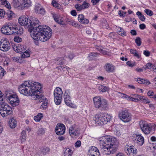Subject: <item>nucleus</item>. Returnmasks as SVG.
<instances>
[{"mask_svg":"<svg viewBox=\"0 0 156 156\" xmlns=\"http://www.w3.org/2000/svg\"><path fill=\"white\" fill-rule=\"evenodd\" d=\"M13 49L14 51L17 53H23V51L24 50L23 46L21 45L18 46L15 45L13 47Z\"/></svg>","mask_w":156,"mask_h":156,"instance_id":"obj_26","label":"nucleus"},{"mask_svg":"<svg viewBox=\"0 0 156 156\" xmlns=\"http://www.w3.org/2000/svg\"><path fill=\"white\" fill-rule=\"evenodd\" d=\"M83 9H85L88 8L90 6L89 3H87L85 1L83 2V4L82 5Z\"/></svg>","mask_w":156,"mask_h":156,"instance_id":"obj_43","label":"nucleus"},{"mask_svg":"<svg viewBox=\"0 0 156 156\" xmlns=\"http://www.w3.org/2000/svg\"><path fill=\"white\" fill-rule=\"evenodd\" d=\"M130 52L131 53L133 54L135 56L138 58H140V56L139 54L138 53L137 51L136 50L131 49L130 50Z\"/></svg>","mask_w":156,"mask_h":156,"instance_id":"obj_40","label":"nucleus"},{"mask_svg":"<svg viewBox=\"0 0 156 156\" xmlns=\"http://www.w3.org/2000/svg\"><path fill=\"white\" fill-rule=\"evenodd\" d=\"M154 92L151 90H149L147 92V94L148 96L152 98V97L154 95Z\"/></svg>","mask_w":156,"mask_h":156,"instance_id":"obj_53","label":"nucleus"},{"mask_svg":"<svg viewBox=\"0 0 156 156\" xmlns=\"http://www.w3.org/2000/svg\"><path fill=\"white\" fill-rule=\"evenodd\" d=\"M68 58L70 59H72L74 57V55L73 53L72 52H70L69 53V55H68Z\"/></svg>","mask_w":156,"mask_h":156,"instance_id":"obj_59","label":"nucleus"},{"mask_svg":"<svg viewBox=\"0 0 156 156\" xmlns=\"http://www.w3.org/2000/svg\"><path fill=\"white\" fill-rule=\"evenodd\" d=\"M69 133L72 137H74L79 134L78 129L76 125H73L71 126L69 128Z\"/></svg>","mask_w":156,"mask_h":156,"instance_id":"obj_20","label":"nucleus"},{"mask_svg":"<svg viewBox=\"0 0 156 156\" xmlns=\"http://www.w3.org/2000/svg\"><path fill=\"white\" fill-rule=\"evenodd\" d=\"M5 71L4 69L1 66H0V79L2 78L4 75V73Z\"/></svg>","mask_w":156,"mask_h":156,"instance_id":"obj_44","label":"nucleus"},{"mask_svg":"<svg viewBox=\"0 0 156 156\" xmlns=\"http://www.w3.org/2000/svg\"><path fill=\"white\" fill-rule=\"evenodd\" d=\"M119 116L120 119L124 122H128L131 119V114L126 109L119 111Z\"/></svg>","mask_w":156,"mask_h":156,"instance_id":"obj_9","label":"nucleus"},{"mask_svg":"<svg viewBox=\"0 0 156 156\" xmlns=\"http://www.w3.org/2000/svg\"><path fill=\"white\" fill-rule=\"evenodd\" d=\"M137 144L141 146L144 143V138L141 134H134L133 136Z\"/></svg>","mask_w":156,"mask_h":156,"instance_id":"obj_18","label":"nucleus"},{"mask_svg":"<svg viewBox=\"0 0 156 156\" xmlns=\"http://www.w3.org/2000/svg\"><path fill=\"white\" fill-rule=\"evenodd\" d=\"M52 15L53 17L56 22L61 25H64L65 24L63 19L60 17L59 15L55 13H53Z\"/></svg>","mask_w":156,"mask_h":156,"instance_id":"obj_22","label":"nucleus"},{"mask_svg":"<svg viewBox=\"0 0 156 156\" xmlns=\"http://www.w3.org/2000/svg\"><path fill=\"white\" fill-rule=\"evenodd\" d=\"M14 40L15 42L18 43L21 42L22 41V39L19 37H15L14 38Z\"/></svg>","mask_w":156,"mask_h":156,"instance_id":"obj_50","label":"nucleus"},{"mask_svg":"<svg viewBox=\"0 0 156 156\" xmlns=\"http://www.w3.org/2000/svg\"><path fill=\"white\" fill-rule=\"evenodd\" d=\"M13 28L12 24L9 23L6 24V25H3L1 29V32L7 35L12 34V30Z\"/></svg>","mask_w":156,"mask_h":156,"instance_id":"obj_11","label":"nucleus"},{"mask_svg":"<svg viewBox=\"0 0 156 156\" xmlns=\"http://www.w3.org/2000/svg\"><path fill=\"white\" fill-rule=\"evenodd\" d=\"M98 89L100 91L102 92L108 91L109 90L108 87L102 85H99L98 87Z\"/></svg>","mask_w":156,"mask_h":156,"instance_id":"obj_30","label":"nucleus"},{"mask_svg":"<svg viewBox=\"0 0 156 156\" xmlns=\"http://www.w3.org/2000/svg\"><path fill=\"white\" fill-rule=\"evenodd\" d=\"M0 104V113L2 117H5L12 113V108L5 102Z\"/></svg>","mask_w":156,"mask_h":156,"instance_id":"obj_7","label":"nucleus"},{"mask_svg":"<svg viewBox=\"0 0 156 156\" xmlns=\"http://www.w3.org/2000/svg\"><path fill=\"white\" fill-rule=\"evenodd\" d=\"M5 14V12L4 11L3 9H0V17L1 18L3 17L4 15Z\"/></svg>","mask_w":156,"mask_h":156,"instance_id":"obj_61","label":"nucleus"},{"mask_svg":"<svg viewBox=\"0 0 156 156\" xmlns=\"http://www.w3.org/2000/svg\"><path fill=\"white\" fill-rule=\"evenodd\" d=\"M26 131L25 130H23L20 136V139L22 142L25 141L26 139Z\"/></svg>","mask_w":156,"mask_h":156,"instance_id":"obj_34","label":"nucleus"},{"mask_svg":"<svg viewBox=\"0 0 156 156\" xmlns=\"http://www.w3.org/2000/svg\"><path fill=\"white\" fill-rule=\"evenodd\" d=\"M1 4L2 5H5V6L9 9V10L11 9V6L8 1L6 0H1Z\"/></svg>","mask_w":156,"mask_h":156,"instance_id":"obj_32","label":"nucleus"},{"mask_svg":"<svg viewBox=\"0 0 156 156\" xmlns=\"http://www.w3.org/2000/svg\"><path fill=\"white\" fill-rule=\"evenodd\" d=\"M9 126L11 128H14L16 126L17 122L16 121L13 119H10L9 122Z\"/></svg>","mask_w":156,"mask_h":156,"instance_id":"obj_29","label":"nucleus"},{"mask_svg":"<svg viewBox=\"0 0 156 156\" xmlns=\"http://www.w3.org/2000/svg\"><path fill=\"white\" fill-rule=\"evenodd\" d=\"M44 130L43 128H41L39 129L38 131V134H43L44 133Z\"/></svg>","mask_w":156,"mask_h":156,"instance_id":"obj_54","label":"nucleus"},{"mask_svg":"<svg viewBox=\"0 0 156 156\" xmlns=\"http://www.w3.org/2000/svg\"><path fill=\"white\" fill-rule=\"evenodd\" d=\"M126 64L129 67H133L136 65L135 62H132L130 61H128L126 62Z\"/></svg>","mask_w":156,"mask_h":156,"instance_id":"obj_49","label":"nucleus"},{"mask_svg":"<svg viewBox=\"0 0 156 156\" xmlns=\"http://www.w3.org/2000/svg\"><path fill=\"white\" fill-rule=\"evenodd\" d=\"M10 48V44L6 38L1 39L0 41V49L4 51H8Z\"/></svg>","mask_w":156,"mask_h":156,"instance_id":"obj_12","label":"nucleus"},{"mask_svg":"<svg viewBox=\"0 0 156 156\" xmlns=\"http://www.w3.org/2000/svg\"><path fill=\"white\" fill-rule=\"evenodd\" d=\"M73 154L72 150L71 149L68 148L65 151L64 153V156H71Z\"/></svg>","mask_w":156,"mask_h":156,"instance_id":"obj_33","label":"nucleus"},{"mask_svg":"<svg viewBox=\"0 0 156 156\" xmlns=\"http://www.w3.org/2000/svg\"><path fill=\"white\" fill-rule=\"evenodd\" d=\"M42 117V114L41 113H40L38 114L37 115L34 117V119L36 121L38 122L41 120Z\"/></svg>","mask_w":156,"mask_h":156,"instance_id":"obj_38","label":"nucleus"},{"mask_svg":"<svg viewBox=\"0 0 156 156\" xmlns=\"http://www.w3.org/2000/svg\"><path fill=\"white\" fill-rule=\"evenodd\" d=\"M65 126L63 124H58L55 127V130L56 134L58 135H63L65 132Z\"/></svg>","mask_w":156,"mask_h":156,"instance_id":"obj_17","label":"nucleus"},{"mask_svg":"<svg viewBox=\"0 0 156 156\" xmlns=\"http://www.w3.org/2000/svg\"><path fill=\"white\" fill-rule=\"evenodd\" d=\"M99 141L101 152L105 154H113L118 149L119 142L116 139L112 136H103L99 139Z\"/></svg>","mask_w":156,"mask_h":156,"instance_id":"obj_3","label":"nucleus"},{"mask_svg":"<svg viewBox=\"0 0 156 156\" xmlns=\"http://www.w3.org/2000/svg\"><path fill=\"white\" fill-rule=\"evenodd\" d=\"M52 4L53 5V6L55 7H56L58 9L60 8L59 5L55 1H52Z\"/></svg>","mask_w":156,"mask_h":156,"instance_id":"obj_47","label":"nucleus"},{"mask_svg":"<svg viewBox=\"0 0 156 156\" xmlns=\"http://www.w3.org/2000/svg\"><path fill=\"white\" fill-rule=\"evenodd\" d=\"M140 126L142 131L145 134L149 133L152 130V128L149 124L143 121L140 122Z\"/></svg>","mask_w":156,"mask_h":156,"instance_id":"obj_13","label":"nucleus"},{"mask_svg":"<svg viewBox=\"0 0 156 156\" xmlns=\"http://www.w3.org/2000/svg\"><path fill=\"white\" fill-rule=\"evenodd\" d=\"M90 156H99L100 153L98 148L95 147H92L89 150Z\"/></svg>","mask_w":156,"mask_h":156,"instance_id":"obj_21","label":"nucleus"},{"mask_svg":"<svg viewBox=\"0 0 156 156\" xmlns=\"http://www.w3.org/2000/svg\"><path fill=\"white\" fill-rule=\"evenodd\" d=\"M5 97L9 99L12 106H15L19 105L20 101L17 95L11 94L7 92L5 93Z\"/></svg>","mask_w":156,"mask_h":156,"instance_id":"obj_8","label":"nucleus"},{"mask_svg":"<svg viewBox=\"0 0 156 156\" xmlns=\"http://www.w3.org/2000/svg\"><path fill=\"white\" fill-rule=\"evenodd\" d=\"M63 98L65 104L70 107H72L73 105L71 101V98L69 91L67 90H66L64 93Z\"/></svg>","mask_w":156,"mask_h":156,"instance_id":"obj_16","label":"nucleus"},{"mask_svg":"<svg viewBox=\"0 0 156 156\" xmlns=\"http://www.w3.org/2000/svg\"><path fill=\"white\" fill-rule=\"evenodd\" d=\"M78 19L80 23L83 24H87L89 22V20L85 18L84 16L82 14L79 15Z\"/></svg>","mask_w":156,"mask_h":156,"instance_id":"obj_23","label":"nucleus"},{"mask_svg":"<svg viewBox=\"0 0 156 156\" xmlns=\"http://www.w3.org/2000/svg\"><path fill=\"white\" fill-rule=\"evenodd\" d=\"M13 3L15 7L22 10L30 7L31 2L30 0H13Z\"/></svg>","mask_w":156,"mask_h":156,"instance_id":"obj_6","label":"nucleus"},{"mask_svg":"<svg viewBox=\"0 0 156 156\" xmlns=\"http://www.w3.org/2000/svg\"><path fill=\"white\" fill-rule=\"evenodd\" d=\"M19 24L22 26H24L28 27L29 26L31 25L30 22V20L29 19L27 18L25 16H21L19 18L18 20Z\"/></svg>","mask_w":156,"mask_h":156,"instance_id":"obj_15","label":"nucleus"},{"mask_svg":"<svg viewBox=\"0 0 156 156\" xmlns=\"http://www.w3.org/2000/svg\"><path fill=\"white\" fill-rule=\"evenodd\" d=\"M81 142L80 140L77 141L75 143V147H80L81 146Z\"/></svg>","mask_w":156,"mask_h":156,"instance_id":"obj_58","label":"nucleus"},{"mask_svg":"<svg viewBox=\"0 0 156 156\" xmlns=\"http://www.w3.org/2000/svg\"><path fill=\"white\" fill-rule=\"evenodd\" d=\"M35 11L37 13L41 14H44L45 12L44 9L39 4H38L36 5Z\"/></svg>","mask_w":156,"mask_h":156,"instance_id":"obj_25","label":"nucleus"},{"mask_svg":"<svg viewBox=\"0 0 156 156\" xmlns=\"http://www.w3.org/2000/svg\"><path fill=\"white\" fill-rule=\"evenodd\" d=\"M150 52L148 51H144V54L147 57H148L150 55Z\"/></svg>","mask_w":156,"mask_h":156,"instance_id":"obj_62","label":"nucleus"},{"mask_svg":"<svg viewBox=\"0 0 156 156\" xmlns=\"http://www.w3.org/2000/svg\"><path fill=\"white\" fill-rule=\"evenodd\" d=\"M105 68L106 71L108 72H112L114 71L115 66L111 64L107 63L105 65Z\"/></svg>","mask_w":156,"mask_h":156,"instance_id":"obj_24","label":"nucleus"},{"mask_svg":"<svg viewBox=\"0 0 156 156\" xmlns=\"http://www.w3.org/2000/svg\"><path fill=\"white\" fill-rule=\"evenodd\" d=\"M144 12L148 15L152 16L153 14V12L148 9H145L144 10Z\"/></svg>","mask_w":156,"mask_h":156,"instance_id":"obj_48","label":"nucleus"},{"mask_svg":"<svg viewBox=\"0 0 156 156\" xmlns=\"http://www.w3.org/2000/svg\"><path fill=\"white\" fill-rule=\"evenodd\" d=\"M135 81H137L139 83L149 85L150 83L149 81L146 80H143L140 78H135Z\"/></svg>","mask_w":156,"mask_h":156,"instance_id":"obj_28","label":"nucleus"},{"mask_svg":"<svg viewBox=\"0 0 156 156\" xmlns=\"http://www.w3.org/2000/svg\"><path fill=\"white\" fill-rule=\"evenodd\" d=\"M139 27L142 30H144L146 27L145 25L143 23L140 25Z\"/></svg>","mask_w":156,"mask_h":156,"instance_id":"obj_64","label":"nucleus"},{"mask_svg":"<svg viewBox=\"0 0 156 156\" xmlns=\"http://www.w3.org/2000/svg\"><path fill=\"white\" fill-rule=\"evenodd\" d=\"M50 149L49 148L44 147L41 148L39 151L40 155H45L48 154L50 152Z\"/></svg>","mask_w":156,"mask_h":156,"instance_id":"obj_27","label":"nucleus"},{"mask_svg":"<svg viewBox=\"0 0 156 156\" xmlns=\"http://www.w3.org/2000/svg\"><path fill=\"white\" fill-rule=\"evenodd\" d=\"M141 102L145 104H148L150 102V100L147 98H145L144 96L143 97V98Z\"/></svg>","mask_w":156,"mask_h":156,"instance_id":"obj_46","label":"nucleus"},{"mask_svg":"<svg viewBox=\"0 0 156 156\" xmlns=\"http://www.w3.org/2000/svg\"><path fill=\"white\" fill-rule=\"evenodd\" d=\"M121 94L122 98L127 99L128 100H129L130 99V97L127 95L122 93H121Z\"/></svg>","mask_w":156,"mask_h":156,"instance_id":"obj_55","label":"nucleus"},{"mask_svg":"<svg viewBox=\"0 0 156 156\" xmlns=\"http://www.w3.org/2000/svg\"><path fill=\"white\" fill-rule=\"evenodd\" d=\"M66 22L67 23L69 24L70 25H72L75 27H77L78 26V24L73 20L67 19L66 20Z\"/></svg>","mask_w":156,"mask_h":156,"instance_id":"obj_31","label":"nucleus"},{"mask_svg":"<svg viewBox=\"0 0 156 156\" xmlns=\"http://www.w3.org/2000/svg\"><path fill=\"white\" fill-rule=\"evenodd\" d=\"M154 66H153L152 64L150 63L147 64L144 67H143L145 69H151L152 68H153Z\"/></svg>","mask_w":156,"mask_h":156,"instance_id":"obj_42","label":"nucleus"},{"mask_svg":"<svg viewBox=\"0 0 156 156\" xmlns=\"http://www.w3.org/2000/svg\"><path fill=\"white\" fill-rule=\"evenodd\" d=\"M75 7L78 11H80L83 9L82 5H79L78 4L76 5Z\"/></svg>","mask_w":156,"mask_h":156,"instance_id":"obj_52","label":"nucleus"},{"mask_svg":"<svg viewBox=\"0 0 156 156\" xmlns=\"http://www.w3.org/2000/svg\"><path fill=\"white\" fill-rule=\"evenodd\" d=\"M31 25L28 27L31 28L30 32L31 37L36 41L42 42L46 41L50 38L52 35V30L46 25H41L37 19L33 18L30 20Z\"/></svg>","mask_w":156,"mask_h":156,"instance_id":"obj_1","label":"nucleus"},{"mask_svg":"<svg viewBox=\"0 0 156 156\" xmlns=\"http://www.w3.org/2000/svg\"><path fill=\"white\" fill-rule=\"evenodd\" d=\"M143 97L144 96H141L140 95L138 94L136 95V97L137 101H141L143 98Z\"/></svg>","mask_w":156,"mask_h":156,"instance_id":"obj_51","label":"nucleus"},{"mask_svg":"<svg viewBox=\"0 0 156 156\" xmlns=\"http://www.w3.org/2000/svg\"><path fill=\"white\" fill-rule=\"evenodd\" d=\"M71 13L73 16H76L77 15V13L75 10H73L71 12Z\"/></svg>","mask_w":156,"mask_h":156,"instance_id":"obj_63","label":"nucleus"},{"mask_svg":"<svg viewBox=\"0 0 156 156\" xmlns=\"http://www.w3.org/2000/svg\"><path fill=\"white\" fill-rule=\"evenodd\" d=\"M93 101L95 107L101 110H107L109 106L107 101L105 99L102 100L100 97H96L93 98Z\"/></svg>","mask_w":156,"mask_h":156,"instance_id":"obj_5","label":"nucleus"},{"mask_svg":"<svg viewBox=\"0 0 156 156\" xmlns=\"http://www.w3.org/2000/svg\"><path fill=\"white\" fill-rule=\"evenodd\" d=\"M118 32L119 35L123 37L125 36L126 35V32L124 31L123 29L122 28L120 27L118 29Z\"/></svg>","mask_w":156,"mask_h":156,"instance_id":"obj_36","label":"nucleus"},{"mask_svg":"<svg viewBox=\"0 0 156 156\" xmlns=\"http://www.w3.org/2000/svg\"><path fill=\"white\" fill-rule=\"evenodd\" d=\"M22 58H26L29 57L30 56V54L29 51H23V52L22 53Z\"/></svg>","mask_w":156,"mask_h":156,"instance_id":"obj_39","label":"nucleus"},{"mask_svg":"<svg viewBox=\"0 0 156 156\" xmlns=\"http://www.w3.org/2000/svg\"><path fill=\"white\" fill-rule=\"evenodd\" d=\"M62 93V90L61 88L57 87L54 90V101L56 105H59L61 103Z\"/></svg>","mask_w":156,"mask_h":156,"instance_id":"obj_10","label":"nucleus"},{"mask_svg":"<svg viewBox=\"0 0 156 156\" xmlns=\"http://www.w3.org/2000/svg\"><path fill=\"white\" fill-rule=\"evenodd\" d=\"M7 14L9 18L12 17L14 15V13L13 12L11 11H9L7 12Z\"/></svg>","mask_w":156,"mask_h":156,"instance_id":"obj_56","label":"nucleus"},{"mask_svg":"<svg viewBox=\"0 0 156 156\" xmlns=\"http://www.w3.org/2000/svg\"><path fill=\"white\" fill-rule=\"evenodd\" d=\"M41 85L38 82L27 81L19 86V91L27 96H35V98L38 100L37 102L40 103L43 102L45 98L41 91Z\"/></svg>","mask_w":156,"mask_h":156,"instance_id":"obj_2","label":"nucleus"},{"mask_svg":"<svg viewBox=\"0 0 156 156\" xmlns=\"http://www.w3.org/2000/svg\"><path fill=\"white\" fill-rule=\"evenodd\" d=\"M136 14L138 16L139 19L142 21H144L145 20V17L141 13L139 12L138 11L136 13Z\"/></svg>","mask_w":156,"mask_h":156,"instance_id":"obj_35","label":"nucleus"},{"mask_svg":"<svg viewBox=\"0 0 156 156\" xmlns=\"http://www.w3.org/2000/svg\"><path fill=\"white\" fill-rule=\"evenodd\" d=\"M48 104V100L46 98H45L43 102L42 103V105L41 106V108L42 109H46L47 107V105Z\"/></svg>","mask_w":156,"mask_h":156,"instance_id":"obj_37","label":"nucleus"},{"mask_svg":"<svg viewBox=\"0 0 156 156\" xmlns=\"http://www.w3.org/2000/svg\"><path fill=\"white\" fill-rule=\"evenodd\" d=\"M13 28L12 30V34L20 35L23 32V28L19 26L13 25Z\"/></svg>","mask_w":156,"mask_h":156,"instance_id":"obj_19","label":"nucleus"},{"mask_svg":"<svg viewBox=\"0 0 156 156\" xmlns=\"http://www.w3.org/2000/svg\"><path fill=\"white\" fill-rule=\"evenodd\" d=\"M135 42L138 46H140L141 44V39L140 37H137L135 40Z\"/></svg>","mask_w":156,"mask_h":156,"instance_id":"obj_41","label":"nucleus"},{"mask_svg":"<svg viewBox=\"0 0 156 156\" xmlns=\"http://www.w3.org/2000/svg\"><path fill=\"white\" fill-rule=\"evenodd\" d=\"M9 62V59L8 58L5 59V61H4L3 64L4 66H8Z\"/></svg>","mask_w":156,"mask_h":156,"instance_id":"obj_57","label":"nucleus"},{"mask_svg":"<svg viewBox=\"0 0 156 156\" xmlns=\"http://www.w3.org/2000/svg\"><path fill=\"white\" fill-rule=\"evenodd\" d=\"M125 151L129 156H135L137 153V150L133 146L125 147Z\"/></svg>","mask_w":156,"mask_h":156,"instance_id":"obj_14","label":"nucleus"},{"mask_svg":"<svg viewBox=\"0 0 156 156\" xmlns=\"http://www.w3.org/2000/svg\"><path fill=\"white\" fill-rule=\"evenodd\" d=\"M112 118L110 114L107 113H100L96 114L94 120L98 125H102L110 121Z\"/></svg>","mask_w":156,"mask_h":156,"instance_id":"obj_4","label":"nucleus"},{"mask_svg":"<svg viewBox=\"0 0 156 156\" xmlns=\"http://www.w3.org/2000/svg\"><path fill=\"white\" fill-rule=\"evenodd\" d=\"M99 55L97 52H91L89 54V57L90 58H92L93 57H96Z\"/></svg>","mask_w":156,"mask_h":156,"instance_id":"obj_45","label":"nucleus"},{"mask_svg":"<svg viewBox=\"0 0 156 156\" xmlns=\"http://www.w3.org/2000/svg\"><path fill=\"white\" fill-rule=\"evenodd\" d=\"M58 139L60 141L64 140L66 139V137L64 136H60L58 137Z\"/></svg>","mask_w":156,"mask_h":156,"instance_id":"obj_60","label":"nucleus"}]
</instances>
